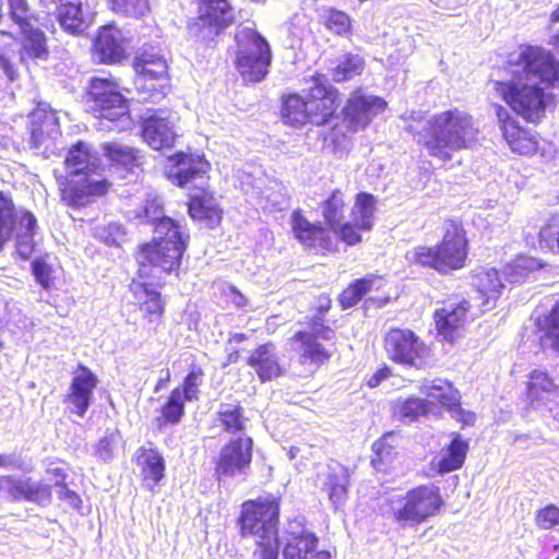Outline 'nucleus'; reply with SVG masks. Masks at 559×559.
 <instances>
[{
	"label": "nucleus",
	"instance_id": "nucleus-47",
	"mask_svg": "<svg viewBox=\"0 0 559 559\" xmlns=\"http://www.w3.org/2000/svg\"><path fill=\"white\" fill-rule=\"evenodd\" d=\"M185 402L181 389H174L168 401L162 407V418L164 423L178 424L185 414Z\"/></svg>",
	"mask_w": 559,
	"mask_h": 559
},
{
	"label": "nucleus",
	"instance_id": "nucleus-30",
	"mask_svg": "<svg viewBox=\"0 0 559 559\" xmlns=\"http://www.w3.org/2000/svg\"><path fill=\"white\" fill-rule=\"evenodd\" d=\"M104 155L110 160V167L122 179H128L138 168L135 151L127 145L117 142L103 144Z\"/></svg>",
	"mask_w": 559,
	"mask_h": 559
},
{
	"label": "nucleus",
	"instance_id": "nucleus-1",
	"mask_svg": "<svg viewBox=\"0 0 559 559\" xmlns=\"http://www.w3.org/2000/svg\"><path fill=\"white\" fill-rule=\"evenodd\" d=\"M510 79L493 82V90L525 121L538 123L554 102L549 88L559 86V61L538 46L522 45L508 56Z\"/></svg>",
	"mask_w": 559,
	"mask_h": 559
},
{
	"label": "nucleus",
	"instance_id": "nucleus-40",
	"mask_svg": "<svg viewBox=\"0 0 559 559\" xmlns=\"http://www.w3.org/2000/svg\"><path fill=\"white\" fill-rule=\"evenodd\" d=\"M346 207L345 195L340 189L334 190L322 203V215L331 229L340 226L345 217Z\"/></svg>",
	"mask_w": 559,
	"mask_h": 559
},
{
	"label": "nucleus",
	"instance_id": "nucleus-12",
	"mask_svg": "<svg viewBox=\"0 0 559 559\" xmlns=\"http://www.w3.org/2000/svg\"><path fill=\"white\" fill-rule=\"evenodd\" d=\"M389 357L401 365L420 368L429 356V348L411 330H391L384 340Z\"/></svg>",
	"mask_w": 559,
	"mask_h": 559
},
{
	"label": "nucleus",
	"instance_id": "nucleus-26",
	"mask_svg": "<svg viewBox=\"0 0 559 559\" xmlns=\"http://www.w3.org/2000/svg\"><path fill=\"white\" fill-rule=\"evenodd\" d=\"M126 39L122 32L114 25L103 26L94 43V53L99 62L115 63L126 55Z\"/></svg>",
	"mask_w": 559,
	"mask_h": 559
},
{
	"label": "nucleus",
	"instance_id": "nucleus-17",
	"mask_svg": "<svg viewBox=\"0 0 559 559\" xmlns=\"http://www.w3.org/2000/svg\"><path fill=\"white\" fill-rule=\"evenodd\" d=\"M334 337V331L323 324L320 317H316L309 326V331L298 332L295 340L299 342L297 348L302 364L320 365L328 361L330 353L318 343V338L330 341Z\"/></svg>",
	"mask_w": 559,
	"mask_h": 559
},
{
	"label": "nucleus",
	"instance_id": "nucleus-44",
	"mask_svg": "<svg viewBox=\"0 0 559 559\" xmlns=\"http://www.w3.org/2000/svg\"><path fill=\"white\" fill-rule=\"evenodd\" d=\"M542 267V263L532 257H519L503 270V276L510 283H522L531 273Z\"/></svg>",
	"mask_w": 559,
	"mask_h": 559
},
{
	"label": "nucleus",
	"instance_id": "nucleus-45",
	"mask_svg": "<svg viewBox=\"0 0 559 559\" xmlns=\"http://www.w3.org/2000/svg\"><path fill=\"white\" fill-rule=\"evenodd\" d=\"M364 67L365 62L360 56L352 53L344 55L333 69V79L336 82L349 80L355 75H359Z\"/></svg>",
	"mask_w": 559,
	"mask_h": 559
},
{
	"label": "nucleus",
	"instance_id": "nucleus-18",
	"mask_svg": "<svg viewBox=\"0 0 559 559\" xmlns=\"http://www.w3.org/2000/svg\"><path fill=\"white\" fill-rule=\"evenodd\" d=\"M278 545H282L283 559H306L317 548L318 537L301 520L295 519L287 523Z\"/></svg>",
	"mask_w": 559,
	"mask_h": 559
},
{
	"label": "nucleus",
	"instance_id": "nucleus-46",
	"mask_svg": "<svg viewBox=\"0 0 559 559\" xmlns=\"http://www.w3.org/2000/svg\"><path fill=\"white\" fill-rule=\"evenodd\" d=\"M135 70L151 79H157L166 73L167 64L163 57L144 52L136 59Z\"/></svg>",
	"mask_w": 559,
	"mask_h": 559
},
{
	"label": "nucleus",
	"instance_id": "nucleus-37",
	"mask_svg": "<svg viewBox=\"0 0 559 559\" xmlns=\"http://www.w3.org/2000/svg\"><path fill=\"white\" fill-rule=\"evenodd\" d=\"M537 325L542 333V346L559 353V298L556 300L550 312L544 318L538 319Z\"/></svg>",
	"mask_w": 559,
	"mask_h": 559
},
{
	"label": "nucleus",
	"instance_id": "nucleus-50",
	"mask_svg": "<svg viewBox=\"0 0 559 559\" xmlns=\"http://www.w3.org/2000/svg\"><path fill=\"white\" fill-rule=\"evenodd\" d=\"M7 2L9 7V17L13 22L10 28L25 27L26 23L37 21L32 14L26 0H7Z\"/></svg>",
	"mask_w": 559,
	"mask_h": 559
},
{
	"label": "nucleus",
	"instance_id": "nucleus-22",
	"mask_svg": "<svg viewBox=\"0 0 559 559\" xmlns=\"http://www.w3.org/2000/svg\"><path fill=\"white\" fill-rule=\"evenodd\" d=\"M423 391L429 399V403H439L463 425L471 426L475 423V414L461 408L459 392L448 381L436 380L424 385Z\"/></svg>",
	"mask_w": 559,
	"mask_h": 559
},
{
	"label": "nucleus",
	"instance_id": "nucleus-2",
	"mask_svg": "<svg viewBox=\"0 0 559 559\" xmlns=\"http://www.w3.org/2000/svg\"><path fill=\"white\" fill-rule=\"evenodd\" d=\"M405 119L413 121L407 130L415 134L417 143L430 156L442 162L452 159L455 152L471 148L477 142L479 130L473 117L456 108L436 114L428 119L412 112Z\"/></svg>",
	"mask_w": 559,
	"mask_h": 559
},
{
	"label": "nucleus",
	"instance_id": "nucleus-6",
	"mask_svg": "<svg viewBox=\"0 0 559 559\" xmlns=\"http://www.w3.org/2000/svg\"><path fill=\"white\" fill-rule=\"evenodd\" d=\"M467 255V240L461 226L450 223L438 247L418 246L406 252L411 264L435 269L440 273L463 267Z\"/></svg>",
	"mask_w": 559,
	"mask_h": 559
},
{
	"label": "nucleus",
	"instance_id": "nucleus-32",
	"mask_svg": "<svg viewBox=\"0 0 559 559\" xmlns=\"http://www.w3.org/2000/svg\"><path fill=\"white\" fill-rule=\"evenodd\" d=\"M473 285L485 300L480 305L481 311L491 308L490 302L495 301L504 288L501 276L496 269H483L473 276Z\"/></svg>",
	"mask_w": 559,
	"mask_h": 559
},
{
	"label": "nucleus",
	"instance_id": "nucleus-7",
	"mask_svg": "<svg viewBox=\"0 0 559 559\" xmlns=\"http://www.w3.org/2000/svg\"><path fill=\"white\" fill-rule=\"evenodd\" d=\"M235 39L238 46L236 66L241 78L250 83L264 80L272 61L266 39L250 27L238 29Z\"/></svg>",
	"mask_w": 559,
	"mask_h": 559
},
{
	"label": "nucleus",
	"instance_id": "nucleus-11",
	"mask_svg": "<svg viewBox=\"0 0 559 559\" xmlns=\"http://www.w3.org/2000/svg\"><path fill=\"white\" fill-rule=\"evenodd\" d=\"M195 4L197 16L188 24L192 37L203 40L213 38L234 20L227 0H195Z\"/></svg>",
	"mask_w": 559,
	"mask_h": 559
},
{
	"label": "nucleus",
	"instance_id": "nucleus-23",
	"mask_svg": "<svg viewBox=\"0 0 559 559\" xmlns=\"http://www.w3.org/2000/svg\"><path fill=\"white\" fill-rule=\"evenodd\" d=\"M468 310L469 304L465 300L436 310L435 319L438 334L448 342H453L460 337L469 318Z\"/></svg>",
	"mask_w": 559,
	"mask_h": 559
},
{
	"label": "nucleus",
	"instance_id": "nucleus-36",
	"mask_svg": "<svg viewBox=\"0 0 559 559\" xmlns=\"http://www.w3.org/2000/svg\"><path fill=\"white\" fill-rule=\"evenodd\" d=\"M130 287L138 301L141 302V310L148 321L154 322L159 319L164 311L159 294L144 283L132 282Z\"/></svg>",
	"mask_w": 559,
	"mask_h": 559
},
{
	"label": "nucleus",
	"instance_id": "nucleus-3",
	"mask_svg": "<svg viewBox=\"0 0 559 559\" xmlns=\"http://www.w3.org/2000/svg\"><path fill=\"white\" fill-rule=\"evenodd\" d=\"M209 169L210 164L203 157L179 153L169 158L167 177L178 187L200 191L191 194L189 214L193 219L204 221L213 227L221 222L222 213L213 198L205 193Z\"/></svg>",
	"mask_w": 559,
	"mask_h": 559
},
{
	"label": "nucleus",
	"instance_id": "nucleus-21",
	"mask_svg": "<svg viewBox=\"0 0 559 559\" xmlns=\"http://www.w3.org/2000/svg\"><path fill=\"white\" fill-rule=\"evenodd\" d=\"M496 115L503 136L514 153L531 155L537 150V141L526 129L520 127L518 120L501 105L496 106Z\"/></svg>",
	"mask_w": 559,
	"mask_h": 559
},
{
	"label": "nucleus",
	"instance_id": "nucleus-10",
	"mask_svg": "<svg viewBox=\"0 0 559 559\" xmlns=\"http://www.w3.org/2000/svg\"><path fill=\"white\" fill-rule=\"evenodd\" d=\"M443 503L440 490L433 485H423L409 490L393 507V520L401 527H413L435 516Z\"/></svg>",
	"mask_w": 559,
	"mask_h": 559
},
{
	"label": "nucleus",
	"instance_id": "nucleus-42",
	"mask_svg": "<svg viewBox=\"0 0 559 559\" xmlns=\"http://www.w3.org/2000/svg\"><path fill=\"white\" fill-rule=\"evenodd\" d=\"M393 416L403 423H413L428 412V404L421 399L397 400L392 406Z\"/></svg>",
	"mask_w": 559,
	"mask_h": 559
},
{
	"label": "nucleus",
	"instance_id": "nucleus-55",
	"mask_svg": "<svg viewBox=\"0 0 559 559\" xmlns=\"http://www.w3.org/2000/svg\"><path fill=\"white\" fill-rule=\"evenodd\" d=\"M203 382V372L200 368H193L185 378L183 384L180 388L182 399L191 402L199 399V388Z\"/></svg>",
	"mask_w": 559,
	"mask_h": 559
},
{
	"label": "nucleus",
	"instance_id": "nucleus-64",
	"mask_svg": "<svg viewBox=\"0 0 559 559\" xmlns=\"http://www.w3.org/2000/svg\"><path fill=\"white\" fill-rule=\"evenodd\" d=\"M47 474L50 476L49 479L55 481L56 486H60L64 483L66 473L60 467H50L47 469Z\"/></svg>",
	"mask_w": 559,
	"mask_h": 559
},
{
	"label": "nucleus",
	"instance_id": "nucleus-54",
	"mask_svg": "<svg viewBox=\"0 0 559 559\" xmlns=\"http://www.w3.org/2000/svg\"><path fill=\"white\" fill-rule=\"evenodd\" d=\"M134 215L135 218L141 221L145 219L153 226L156 225V223L159 222L162 217H166L163 211V202L159 197L155 194H148L145 205L139 211H135Z\"/></svg>",
	"mask_w": 559,
	"mask_h": 559
},
{
	"label": "nucleus",
	"instance_id": "nucleus-34",
	"mask_svg": "<svg viewBox=\"0 0 559 559\" xmlns=\"http://www.w3.org/2000/svg\"><path fill=\"white\" fill-rule=\"evenodd\" d=\"M22 213L29 212L22 209L16 210L12 200L0 192V249L20 225Z\"/></svg>",
	"mask_w": 559,
	"mask_h": 559
},
{
	"label": "nucleus",
	"instance_id": "nucleus-62",
	"mask_svg": "<svg viewBox=\"0 0 559 559\" xmlns=\"http://www.w3.org/2000/svg\"><path fill=\"white\" fill-rule=\"evenodd\" d=\"M58 497L59 499L66 501L73 509L81 508L82 500L80 496L75 491L69 489L64 484L60 485Z\"/></svg>",
	"mask_w": 559,
	"mask_h": 559
},
{
	"label": "nucleus",
	"instance_id": "nucleus-56",
	"mask_svg": "<svg viewBox=\"0 0 559 559\" xmlns=\"http://www.w3.org/2000/svg\"><path fill=\"white\" fill-rule=\"evenodd\" d=\"M535 523L540 530H550L559 524V508L549 504L540 509L535 516Z\"/></svg>",
	"mask_w": 559,
	"mask_h": 559
},
{
	"label": "nucleus",
	"instance_id": "nucleus-15",
	"mask_svg": "<svg viewBox=\"0 0 559 559\" xmlns=\"http://www.w3.org/2000/svg\"><path fill=\"white\" fill-rule=\"evenodd\" d=\"M307 94L309 122L321 126L334 116L338 92L321 76H313Z\"/></svg>",
	"mask_w": 559,
	"mask_h": 559
},
{
	"label": "nucleus",
	"instance_id": "nucleus-60",
	"mask_svg": "<svg viewBox=\"0 0 559 559\" xmlns=\"http://www.w3.org/2000/svg\"><path fill=\"white\" fill-rule=\"evenodd\" d=\"M357 227L352 222L345 223L344 225H340L335 227L333 230L334 235L337 236L342 241L346 242L349 246L357 245L361 241V237L357 231Z\"/></svg>",
	"mask_w": 559,
	"mask_h": 559
},
{
	"label": "nucleus",
	"instance_id": "nucleus-61",
	"mask_svg": "<svg viewBox=\"0 0 559 559\" xmlns=\"http://www.w3.org/2000/svg\"><path fill=\"white\" fill-rule=\"evenodd\" d=\"M278 540L273 543L257 544L252 559H277Z\"/></svg>",
	"mask_w": 559,
	"mask_h": 559
},
{
	"label": "nucleus",
	"instance_id": "nucleus-38",
	"mask_svg": "<svg viewBox=\"0 0 559 559\" xmlns=\"http://www.w3.org/2000/svg\"><path fill=\"white\" fill-rule=\"evenodd\" d=\"M20 225L14 230L16 236V251L23 259H28L35 248L33 239L36 233V218L32 213H22Z\"/></svg>",
	"mask_w": 559,
	"mask_h": 559
},
{
	"label": "nucleus",
	"instance_id": "nucleus-57",
	"mask_svg": "<svg viewBox=\"0 0 559 559\" xmlns=\"http://www.w3.org/2000/svg\"><path fill=\"white\" fill-rule=\"evenodd\" d=\"M119 439L120 437L117 432H111L103 437L95 448V454L98 456V459H100L103 462H108L111 460Z\"/></svg>",
	"mask_w": 559,
	"mask_h": 559
},
{
	"label": "nucleus",
	"instance_id": "nucleus-52",
	"mask_svg": "<svg viewBox=\"0 0 559 559\" xmlns=\"http://www.w3.org/2000/svg\"><path fill=\"white\" fill-rule=\"evenodd\" d=\"M112 11L124 16L141 17L144 16L148 10L147 0H109Z\"/></svg>",
	"mask_w": 559,
	"mask_h": 559
},
{
	"label": "nucleus",
	"instance_id": "nucleus-51",
	"mask_svg": "<svg viewBox=\"0 0 559 559\" xmlns=\"http://www.w3.org/2000/svg\"><path fill=\"white\" fill-rule=\"evenodd\" d=\"M143 474L146 481H152V488L164 477L165 464L163 457L151 450L145 454Z\"/></svg>",
	"mask_w": 559,
	"mask_h": 559
},
{
	"label": "nucleus",
	"instance_id": "nucleus-35",
	"mask_svg": "<svg viewBox=\"0 0 559 559\" xmlns=\"http://www.w3.org/2000/svg\"><path fill=\"white\" fill-rule=\"evenodd\" d=\"M384 284L382 277L373 275L358 280L341 294L340 302L343 308H350L367 294L382 289Z\"/></svg>",
	"mask_w": 559,
	"mask_h": 559
},
{
	"label": "nucleus",
	"instance_id": "nucleus-63",
	"mask_svg": "<svg viewBox=\"0 0 559 559\" xmlns=\"http://www.w3.org/2000/svg\"><path fill=\"white\" fill-rule=\"evenodd\" d=\"M226 297L228 300L235 305L237 308H243L248 306V299L238 292L235 287H230L228 292L226 293Z\"/></svg>",
	"mask_w": 559,
	"mask_h": 559
},
{
	"label": "nucleus",
	"instance_id": "nucleus-28",
	"mask_svg": "<svg viewBox=\"0 0 559 559\" xmlns=\"http://www.w3.org/2000/svg\"><path fill=\"white\" fill-rule=\"evenodd\" d=\"M248 365L262 381H269L282 374L278 355L272 343L258 346L249 356Z\"/></svg>",
	"mask_w": 559,
	"mask_h": 559
},
{
	"label": "nucleus",
	"instance_id": "nucleus-49",
	"mask_svg": "<svg viewBox=\"0 0 559 559\" xmlns=\"http://www.w3.org/2000/svg\"><path fill=\"white\" fill-rule=\"evenodd\" d=\"M218 420L228 432L241 431L245 427V419L238 405H222L218 412Z\"/></svg>",
	"mask_w": 559,
	"mask_h": 559
},
{
	"label": "nucleus",
	"instance_id": "nucleus-9",
	"mask_svg": "<svg viewBox=\"0 0 559 559\" xmlns=\"http://www.w3.org/2000/svg\"><path fill=\"white\" fill-rule=\"evenodd\" d=\"M88 96V110L95 118L117 122L120 130L131 124L128 100L119 92L115 81L94 78L90 84Z\"/></svg>",
	"mask_w": 559,
	"mask_h": 559
},
{
	"label": "nucleus",
	"instance_id": "nucleus-13",
	"mask_svg": "<svg viewBox=\"0 0 559 559\" xmlns=\"http://www.w3.org/2000/svg\"><path fill=\"white\" fill-rule=\"evenodd\" d=\"M252 439L239 437L225 444L218 455L215 476L219 481L247 475L252 460Z\"/></svg>",
	"mask_w": 559,
	"mask_h": 559
},
{
	"label": "nucleus",
	"instance_id": "nucleus-27",
	"mask_svg": "<svg viewBox=\"0 0 559 559\" xmlns=\"http://www.w3.org/2000/svg\"><path fill=\"white\" fill-rule=\"evenodd\" d=\"M318 486L326 492L330 501L338 508L347 498L348 473L340 464L328 465L318 473Z\"/></svg>",
	"mask_w": 559,
	"mask_h": 559
},
{
	"label": "nucleus",
	"instance_id": "nucleus-48",
	"mask_svg": "<svg viewBox=\"0 0 559 559\" xmlns=\"http://www.w3.org/2000/svg\"><path fill=\"white\" fill-rule=\"evenodd\" d=\"M322 19L326 28L337 35H347L352 31L350 17L343 11L332 8L325 9Z\"/></svg>",
	"mask_w": 559,
	"mask_h": 559
},
{
	"label": "nucleus",
	"instance_id": "nucleus-59",
	"mask_svg": "<svg viewBox=\"0 0 559 559\" xmlns=\"http://www.w3.org/2000/svg\"><path fill=\"white\" fill-rule=\"evenodd\" d=\"M32 271L36 281L44 287L49 288L53 281V270L45 261L37 259L32 263Z\"/></svg>",
	"mask_w": 559,
	"mask_h": 559
},
{
	"label": "nucleus",
	"instance_id": "nucleus-5",
	"mask_svg": "<svg viewBox=\"0 0 559 559\" xmlns=\"http://www.w3.org/2000/svg\"><path fill=\"white\" fill-rule=\"evenodd\" d=\"M188 238L185 227L179 222L167 216L162 217L154 225L153 243L144 245L138 254L140 277L152 276L155 269L166 273L177 270Z\"/></svg>",
	"mask_w": 559,
	"mask_h": 559
},
{
	"label": "nucleus",
	"instance_id": "nucleus-41",
	"mask_svg": "<svg viewBox=\"0 0 559 559\" xmlns=\"http://www.w3.org/2000/svg\"><path fill=\"white\" fill-rule=\"evenodd\" d=\"M397 439L394 432H388L373 443L374 457L371 462L374 468L385 469L394 461Z\"/></svg>",
	"mask_w": 559,
	"mask_h": 559
},
{
	"label": "nucleus",
	"instance_id": "nucleus-8",
	"mask_svg": "<svg viewBox=\"0 0 559 559\" xmlns=\"http://www.w3.org/2000/svg\"><path fill=\"white\" fill-rule=\"evenodd\" d=\"M278 515L280 503L273 496L245 502L240 518L241 535L253 537L257 544L277 542Z\"/></svg>",
	"mask_w": 559,
	"mask_h": 559
},
{
	"label": "nucleus",
	"instance_id": "nucleus-14",
	"mask_svg": "<svg viewBox=\"0 0 559 559\" xmlns=\"http://www.w3.org/2000/svg\"><path fill=\"white\" fill-rule=\"evenodd\" d=\"M51 487L32 478L0 476V503L27 501L48 506L51 501Z\"/></svg>",
	"mask_w": 559,
	"mask_h": 559
},
{
	"label": "nucleus",
	"instance_id": "nucleus-58",
	"mask_svg": "<svg viewBox=\"0 0 559 559\" xmlns=\"http://www.w3.org/2000/svg\"><path fill=\"white\" fill-rule=\"evenodd\" d=\"M95 235L106 245H115L123 235L122 228L117 223H109L107 225L97 226Z\"/></svg>",
	"mask_w": 559,
	"mask_h": 559
},
{
	"label": "nucleus",
	"instance_id": "nucleus-25",
	"mask_svg": "<svg viewBox=\"0 0 559 559\" xmlns=\"http://www.w3.org/2000/svg\"><path fill=\"white\" fill-rule=\"evenodd\" d=\"M527 399L533 408L546 409L559 399V384L545 370L534 369L528 374Z\"/></svg>",
	"mask_w": 559,
	"mask_h": 559
},
{
	"label": "nucleus",
	"instance_id": "nucleus-20",
	"mask_svg": "<svg viewBox=\"0 0 559 559\" xmlns=\"http://www.w3.org/2000/svg\"><path fill=\"white\" fill-rule=\"evenodd\" d=\"M97 384V376L87 367L79 365L70 384V392L66 397V403L70 405L72 413L84 417L92 403L93 392Z\"/></svg>",
	"mask_w": 559,
	"mask_h": 559
},
{
	"label": "nucleus",
	"instance_id": "nucleus-16",
	"mask_svg": "<svg viewBox=\"0 0 559 559\" xmlns=\"http://www.w3.org/2000/svg\"><path fill=\"white\" fill-rule=\"evenodd\" d=\"M385 108L386 103L383 98L356 90L350 94L344 107V119L350 130H364Z\"/></svg>",
	"mask_w": 559,
	"mask_h": 559
},
{
	"label": "nucleus",
	"instance_id": "nucleus-33",
	"mask_svg": "<svg viewBox=\"0 0 559 559\" xmlns=\"http://www.w3.org/2000/svg\"><path fill=\"white\" fill-rule=\"evenodd\" d=\"M467 450L468 443L460 437H455L451 444L432 460V468L439 474L459 469L465 461Z\"/></svg>",
	"mask_w": 559,
	"mask_h": 559
},
{
	"label": "nucleus",
	"instance_id": "nucleus-53",
	"mask_svg": "<svg viewBox=\"0 0 559 559\" xmlns=\"http://www.w3.org/2000/svg\"><path fill=\"white\" fill-rule=\"evenodd\" d=\"M540 246L559 252V214L551 216L539 230Z\"/></svg>",
	"mask_w": 559,
	"mask_h": 559
},
{
	"label": "nucleus",
	"instance_id": "nucleus-4",
	"mask_svg": "<svg viewBox=\"0 0 559 559\" xmlns=\"http://www.w3.org/2000/svg\"><path fill=\"white\" fill-rule=\"evenodd\" d=\"M68 170V183L62 190V200L70 206L81 207L91 202L95 195L107 190V181L99 178L97 169L99 158L91 147L79 142L72 146L64 160Z\"/></svg>",
	"mask_w": 559,
	"mask_h": 559
},
{
	"label": "nucleus",
	"instance_id": "nucleus-31",
	"mask_svg": "<svg viewBox=\"0 0 559 559\" xmlns=\"http://www.w3.org/2000/svg\"><path fill=\"white\" fill-rule=\"evenodd\" d=\"M14 34L20 32L23 35L21 59L46 60L48 48L45 34L34 25V22L26 23L25 27L12 28Z\"/></svg>",
	"mask_w": 559,
	"mask_h": 559
},
{
	"label": "nucleus",
	"instance_id": "nucleus-39",
	"mask_svg": "<svg viewBox=\"0 0 559 559\" xmlns=\"http://www.w3.org/2000/svg\"><path fill=\"white\" fill-rule=\"evenodd\" d=\"M376 198L372 194L360 192L356 195L350 217L359 230H369L373 224Z\"/></svg>",
	"mask_w": 559,
	"mask_h": 559
},
{
	"label": "nucleus",
	"instance_id": "nucleus-19",
	"mask_svg": "<svg viewBox=\"0 0 559 559\" xmlns=\"http://www.w3.org/2000/svg\"><path fill=\"white\" fill-rule=\"evenodd\" d=\"M142 136L154 150L171 147L178 136L176 117L163 110L148 116L142 124Z\"/></svg>",
	"mask_w": 559,
	"mask_h": 559
},
{
	"label": "nucleus",
	"instance_id": "nucleus-43",
	"mask_svg": "<svg viewBox=\"0 0 559 559\" xmlns=\"http://www.w3.org/2000/svg\"><path fill=\"white\" fill-rule=\"evenodd\" d=\"M282 117L286 124L302 126L309 121L307 98L299 95H289L282 109Z\"/></svg>",
	"mask_w": 559,
	"mask_h": 559
},
{
	"label": "nucleus",
	"instance_id": "nucleus-24",
	"mask_svg": "<svg viewBox=\"0 0 559 559\" xmlns=\"http://www.w3.org/2000/svg\"><path fill=\"white\" fill-rule=\"evenodd\" d=\"M290 221L295 237L304 245L328 251L334 249L335 240L331 233L320 225L310 223L300 210L292 213Z\"/></svg>",
	"mask_w": 559,
	"mask_h": 559
},
{
	"label": "nucleus",
	"instance_id": "nucleus-29",
	"mask_svg": "<svg viewBox=\"0 0 559 559\" xmlns=\"http://www.w3.org/2000/svg\"><path fill=\"white\" fill-rule=\"evenodd\" d=\"M59 123L48 104H39L31 115V139L34 147H39L46 138L58 134Z\"/></svg>",
	"mask_w": 559,
	"mask_h": 559
}]
</instances>
